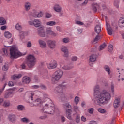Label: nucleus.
I'll return each mask as SVG.
<instances>
[{"label": "nucleus", "mask_w": 124, "mask_h": 124, "mask_svg": "<svg viewBox=\"0 0 124 124\" xmlns=\"http://www.w3.org/2000/svg\"><path fill=\"white\" fill-rule=\"evenodd\" d=\"M94 111V108H89L88 109V113H89V114H90L91 115L93 114Z\"/></svg>", "instance_id": "42"}, {"label": "nucleus", "mask_w": 124, "mask_h": 124, "mask_svg": "<svg viewBox=\"0 0 124 124\" xmlns=\"http://www.w3.org/2000/svg\"><path fill=\"white\" fill-rule=\"evenodd\" d=\"M71 114H72V110L71 109H68L66 110V115L67 116V119L69 120H72Z\"/></svg>", "instance_id": "23"}, {"label": "nucleus", "mask_w": 124, "mask_h": 124, "mask_svg": "<svg viewBox=\"0 0 124 124\" xmlns=\"http://www.w3.org/2000/svg\"><path fill=\"white\" fill-rule=\"evenodd\" d=\"M105 47H106V44L105 43L102 44L100 46V47L99 49V51H102V50H103L104 48H105Z\"/></svg>", "instance_id": "44"}, {"label": "nucleus", "mask_w": 124, "mask_h": 124, "mask_svg": "<svg viewBox=\"0 0 124 124\" xmlns=\"http://www.w3.org/2000/svg\"><path fill=\"white\" fill-rule=\"evenodd\" d=\"M27 64L29 68H32L36 63V58L34 55L29 54L27 57Z\"/></svg>", "instance_id": "5"}, {"label": "nucleus", "mask_w": 124, "mask_h": 124, "mask_svg": "<svg viewBox=\"0 0 124 124\" xmlns=\"http://www.w3.org/2000/svg\"><path fill=\"white\" fill-rule=\"evenodd\" d=\"M53 9L56 12H62V7L59 4H56L54 5Z\"/></svg>", "instance_id": "24"}, {"label": "nucleus", "mask_w": 124, "mask_h": 124, "mask_svg": "<svg viewBox=\"0 0 124 124\" xmlns=\"http://www.w3.org/2000/svg\"><path fill=\"white\" fill-rule=\"evenodd\" d=\"M38 42L39 43V45L40 47L42 49H44L47 47V44H46V42L42 39H39L38 41Z\"/></svg>", "instance_id": "13"}, {"label": "nucleus", "mask_w": 124, "mask_h": 124, "mask_svg": "<svg viewBox=\"0 0 124 124\" xmlns=\"http://www.w3.org/2000/svg\"><path fill=\"white\" fill-rule=\"evenodd\" d=\"M6 25V20L3 17H0V26Z\"/></svg>", "instance_id": "31"}, {"label": "nucleus", "mask_w": 124, "mask_h": 124, "mask_svg": "<svg viewBox=\"0 0 124 124\" xmlns=\"http://www.w3.org/2000/svg\"><path fill=\"white\" fill-rule=\"evenodd\" d=\"M57 23L54 21H49L46 23V26H48L49 27H53V26H56Z\"/></svg>", "instance_id": "30"}, {"label": "nucleus", "mask_w": 124, "mask_h": 124, "mask_svg": "<svg viewBox=\"0 0 124 124\" xmlns=\"http://www.w3.org/2000/svg\"><path fill=\"white\" fill-rule=\"evenodd\" d=\"M23 84H29L31 82V78L28 76H24L22 79Z\"/></svg>", "instance_id": "21"}, {"label": "nucleus", "mask_w": 124, "mask_h": 124, "mask_svg": "<svg viewBox=\"0 0 124 124\" xmlns=\"http://www.w3.org/2000/svg\"><path fill=\"white\" fill-rule=\"evenodd\" d=\"M6 85H7V83H5L3 88L0 89V95L2 93L3 91H4V89L5 88V87H6Z\"/></svg>", "instance_id": "52"}, {"label": "nucleus", "mask_w": 124, "mask_h": 124, "mask_svg": "<svg viewBox=\"0 0 124 124\" xmlns=\"http://www.w3.org/2000/svg\"><path fill=\"white\" fill-rule=\"evenodd\" d=\"M47 45L52 50L56 48V42L55 40H48L47 41Z\"/></svg>", "instance_id": "10"}, {"label": "nucleus", "mask_w": 124, "mask_h": 124, "mask_svg": "<svg viewBox=\"0 0 124 124\" xmlns=\"http://www.w3.org/2000/svg\"><path fill=\"white\" fill-rule=\"evenodd\" d=\"M21 121L23 122V123H28L30 122V120L28 118H23L21 119Z\"/></svg>", "instance_id": "46"}, {"label": "nucleus", "mask_w": 124, "mask_h": 124, "mask_svg": "<svg viewBox=\"0 0 124 124\" xmlns=\"http://www.w3.org/2000/svg\"><path fill=\"white\" fill-rule=\"evenodd\" d=\"M57 61L53 60L50 61L49 64L47 65V68L48 69H55L57 66Z\"/></svg>", "instance_id": "8"}, {"label": "nucleus", "mask_w": 124, "mask_h": 124, "mask_svg": "<svg viewBox=\"0 0 124 124\" xmlns=\"http://www.w3.org/2000/svg\"><path fill=\"white\" fill-rule=\"evenodd\" d=\"M64 57H65L66 58H67L68 57V56L69 55V53L68 51H66L65 52H64Z\"/></svg>", "instance_id": "63"}, {"label": "nucleus", "mask_w": 124, "mask_h": 124, "mask_svg": "<svg viewBox=\"0 0 124 124\" xmlns=\"http://www.w3.org/2000/svg\"><path fill=\"white\" fill-rule=\"evenodd\" d=\"M60 68L62 69H63V70H69V69H72V68L73 67V65H64L63 63H60Z\"/></svg>", "instance_id": "15"}, {"label": "nucleus", "mask_w": 124, "mask_h": 124, "mask_svg": "<svg viewBox=\"0 0 124 124\" xmlns=\"http://www.w3.org/2000/svg\"><path fill=\"white\" fill-rule=\"evenodd\" d=\"M22 77V74H15L12 76V79L13 80H17V79H20Z\"/></svg>", "instance_id": "29"}, {"label": "nucleus", "mask_w": 124, "mask_h": 124, "mask_svg": "<svg viewBox=\"0 0 124 124\" xmlns=\"http://www.w3.org/2000/svg\"><path fill=\"white\" fill-rule=\"evenodd\" d=\"M104 69H105V71H106V72H107V73L109 75H110V74H111V70L110 69V67H108V65L105 66Z\"/></svg>", "instance_id": "34"}, {"label": "nucleus", "mask_w": 124, "mask_h": 124, "mask_svg": "<svg viewBox=\"0 0 124 124\" xmlns=\"http://www.w3.org/2000/svg\"><path fill=\"white\" fill-rule=\"evenodd\" d=\"M81 120L82 122H87V118H86L84 115L81 116Z\"/></svg>", "instance_id": "56"}, {"label": "nucleus", "mask_w": 124, "mask_h": 124, "mask_svg": "<svg viewBox=\"0 0 124 124\" xmlns=\"http://www.w3.org/2000/svg\"><path fill=\"white\" fill-rule=\"evenodd\" d=\"M35 93H41L40 92L37 91H34V92H30L29 93V98L30 99V100H33V95Z\"/></svg>", "instance_id": "22"}, {"label": "nucleus", "mask_w": 124, "mask_h": 124, "mask_svg": "<svg viewBox=\"0 0 124 124\" xmlns=\"http://www.w3.org/2000/svg\"><path fill=\"white\" fill-rule=\"evenodd\" d=\"M19 36L20 37L21 39H23L24 38V35L25 34V32L24 31H19Z\"/></svg>", "instance_id": "41"}, {"label": "nucleus", "mask_w": 124, "mask_h": 124, "mask_svg": "<svg viewBox=\"0 0 124 124\" xmlns=\"http://www.w3.org/2000/svg\"><path fill=\"white\" fill-rule=\"evenodd\" d=\"M96 58H97L96 54L91 55L90 56L89 61L92 62H95V61H96Z\"/></svg>", "instance_id": "26"}, {"label": "nucleus", "mask_w": 124, "mask_h": 124, "mask_svg": "<svg viewBox=\"0 0 124 124\" xmlns=\"http://www.w3.org/2000/svg\"><path fill=\"white\" fill-rule=\"evenodd\" d=\"M38 33L40 37H45L47 34L44 31V27L43 26H41L38 28Z\"/></svg>", "instance_id": "7"}, {"label": "nucleus", "mask_w": 124, "mask_h": 124, "mask_svg": "<svg viewBox=\"0 0 124 124\" xmlns=\"http://www.w3.org/2000/svg\"><path fill=\"white\" fill-rule=\"evenodd\" d=\"M8 50H10L11 58H12L13 59H17V58H19V57L25 56V55H26V53H22L19 51V50H18V48L16 47L15 46H7L5 48H3V52L5 55H8Z\"/></svg>", "instance_id": "3"}, {"label": "nucleus", "mask_w": 124, "mask_h": 124, "mask_svg": "<svg viewBox=\"0 0 124 124\" xmlns=\"http://www.w3.org/2000/svg\"><path fill=\"white\" fill-rule=\"evenodd\" d=\"M94 97L95 99V102L97 105L102 106L107 104L110 100L112 96L111 93L105 89L100 91V85L96 84L93 88Z\"/></svg>", "instance_id": "1"}, {"label": "nucleus", "mask_w": 124, "mask_h": 124, "mask_svg": "<svg viewBox=\"0 0 124 124\" xmlns=\"http://www.w3.org/2000/svg\"><path fill=\"white\" fill-rule=\"evenodd\" d=\"M114 5L118 8L119 7V1H114Z\"/></svg>", "instance_id": "60"}, {"label": "nucleus", "mask_w": 124, "mask_h": 124, "mask_svg": "<svg viewBox=\"0 0 124 124\" xmlns=\"http://www.w3.org/2000/svg\"><path fill=\"white\" fill-rule=\"evenodd\" d=\"M99 39H100V36L97 35L94 39V42H96L98 41V40H99Z\"/></svg>", "instance_id": "55"}, {"label": "nucleus", "mask_w": 124, "mask_h": 124, "mask_svg": "<svg viewBox=\"0 0 124 124\" xmlns=\"http://www.w3.org/2000/svg\"><path fill=\"white\" fill-rule=\"evenodd\" d=\"M110 90L112 93L114 94V93H115V85L113 83L110 85Z\"/></svg>", "instance_id": "43"}, {"label": "nucleus", "mask_w": 124, "mask_h": 124, "mask_svg": "<svg viewBox=\"0 0 124 124\" xmlns=\"http://www.w3.org/2000/svg\"><path fill=\"white\" fill-rule=\"evenodd\" d=\"M39 7H36L33 9V15L29 14L30 17H35V18H42L44 16V12L43 10H40Z\"/></svg>", "instance_id": "6"}, {"label": "nucleus", "mask_w": 124, "mask_h": 124, "mask_svg": "<svg viewBox=\"0 0 124 124\" xmlns=\"http://www.w3.org/2000/svg\"><path fill=\"white\" fill-rule=\"evenodd\" d=\"M26 46L27 48H31V47H32V43L31 41H28L27 43Z\"/></svg>", "instance_id": "47"}, {"label": "nucleus", "mask_w": 124, "mask_h": 124, "mask_svg": "<svg viewBox=\"0 0 124 124\" xmlns=\"http://www.w3.org/2000/svg\"><path fill=\"white\" fill-rule=\"evenodd\" d=\"M75 23L77 24V25H80V26H83L84 23L82 22L81 21L76 20Z\"/></svg>", "instance_id": "54"}, {"label": "nucleus", "mask_w": 124, "mask_h": 124, "mask_svg": "<svg viewBox=\"0 0 124 124\" xmlns=\"http://www.w3.org/2000/svg\"><path fill=\"white\" fill-rule=\"evenodd\" d=\"M76 122L77 123V124H79L80 123V116L78 115V114L76 115Z\"/></svg>", "instance_id": "40"}, {"label": "nucleus", "mask_w": 124, "mask_h": 124, "mask_svg": "<svg viewBox=\"0 0 124 124\" xmlns=\"http://www.w3.org/2000/svg\"><path fill=\"white\" fill-rule=\"evenodd\" d=\"M79 102H80V97L79 96H75L74 98V103L76 105L79 104Z\"/></svg>", "instance_id": "33"}, {"label": "nucleus", "mask_w": 124, "mask_h": 124, "mask_svg": "<svg viewBox=\"0 0 124 124\" xmlns=\"http://www.w3.org/2000/svg\"><path fill=\"white\" fill-rule=\"evenodd\" d=\"M98 111L99 113H101V114H104V113H106V110L102 108H98Z\"/></svg>", "instance_id": "50"}, {"label": "nucleus", "mask_w": 124, "mask_h": 124, "mask_svg": "<svg viewBox=\"0 0 124 124\" xmlns=\"http://www.w3.org/2000/svg\"><path fill=\"white\" fill-rule=\"evenodd\" d=\"M14 95V93H13V92H12L10 90H9L5 93L4 98H11L12 97H13Z\"/></svg>", "instance_id": "17"}, {"label": "nucleus", "mask_w": 124, "mask_h": 124, "mask_svg": "<svg viewBox=\"0 0 124 124\" xmlns=\"http://www.w3.org/2000/svg\"><path fill=\"white\" fill-rule=\"evenodd\" d=\"M89 124H97V122L94 120H92L89 122Z\"/></svg>", "instance_id": "59"}, {"label": "nucleus", "mask_w": 124, "mask_h": 124, "mask_svg": "<svg viewBox=\"0 0 124 124\" xmlns=\"http://www.w3.org/2000/svg\"><path fill=\"white\" fill-rule=\"evenodd\" d=\"M8 118L11 123H15L16 121H17V117L16 116V115L13 113L9 115Z\"/></svg>", "instance_id": "14"}, {"label": "nucleus", "mask_w": 124, "mask_h": 124, "mask_svg": "<svg viewBox=\"0 0 124 124\" xmlns=\"http://www.w3.org/2000/svg\"><path fill=\"white\" fill-rule=\"evenodd\" d=\"M25 108V107L23 106V105H19L17 106L16 109L18 111H23Z\"/></svg>", "instance_id": "35"}, {"label": "nucleus", "mask_w": 124, "mask_h": 124, "mask_svg": "<svg viewBox=\"0 0 124 124\" xmlns=\"http://www.w3.org/2000/svg\"><path fill=\"white\" fill-rule=\"evenodd\" d=\"M93 9L95 12L97 11L98 8H99V5L97 4V3L93 4Z\"/></svg>", "instance_id": "32"}, {"label": "nucleus", "mask_w": 124, "mask_h": 124, "mask_svg": "<svg viewBox=\"0 0 124 124\" xmlns=\"http://www.w3.org/2000/svg\"><path fill=\"white\" fill-rule=\"evenodd\" d=\"M63 76V71L61 69L56 71L52 77L51 82L52 84H56V82H58L61 80V78Z\"/></svg>", "instance_id": "4"}, {"label": "nucleus", "mask_w": 124, "mask_h": 124, "mask_svg": "<svg viewBox=\"0 0 124 124\" xmlns=\"http://www.w3.org/2000/svg\"><path fill=\"white\" fill-rule=\"evenodd\" d=\"M15 29H16V30H17V31H20L22 30L23 28L22 27L21 25H20V24L19 23H17L15 26Z\"/></svg>", "instance_id": "37"}, {"label": "nucleus", "mask_w": 124, "mask_h": 124, "mask_svg": "<svg viewBox=\"0 0 124 124\" xmlns=\"http://www.w3.org/2000/svg\"><path fill=\"white\" fill-rule=\"evenodd\" d=\"M65 106L66 107V108H71V105L69 104H65Z\"/></svg>", "instance_id": "64"}, {"label": "nucleus", "mask_w": 124, "mask_h": 124, "mask_svg": "<svg viewBox=\"0 0 124 124\" xmlns=\"http://www.w3.org/2000/svg\"><path fill=\"white\" fill-rule=\"evenodd\" d=\"M3 106H4V107H8L9 106H10V102H9V101H6L4 102Z\"/></svg>", "instance_id": "38"}, {"label": "nucleus", "mask_w": 124, "mask_h": 124, "mask_svg": "<svg viewBox=\"0 0 124 124\" xmlns=\"http://www.w3.org/2000/svg\"><path fill=\"white\" fill-rule=\"evenodd\" d=\"M88 0H85V1L81 4L82 6L86 5V4L88 3Z\"/></svg>", "instance_id": "62"}, {"label": "nucleus", "mask_w": 124, "mask_h": 124, "mask_svg": "<svg viewBox=\"0 0 124 124\" xmlns=\"http://www.w3.org/2000/svg\"><path fill=\"white\" fill-rule=\"evenodd\" d=\"M23 6L25 11H30L31 8V3L30 1H26L24 3Z\"/></svg>", "instance_id": "12"}, {"label": "nucleus", "mask_w": 124, "mask_h": 124, "mask_svg": "<svg viewBox=\"0 0 124 124\" xmlns=\"http://www.w3.org/2000/svg\"><path fill=\"white\" fill-rule=\"evenodd\" d=\"M71 60L73 62H75L78 60V58L76 56H73L71 58Z\"/></svg>", "instance_id": "57"}, {"label": "nucleus", "mask_w": 124, "mask_h": 124, "mask_svg": "<svg viewBox=\"0 0 124 124\" xmlns=\"http://www.w3.org/2000/svg\"><path fill=\"white\" fill-rule=\"evenodd\" d=\"M46 33L47 35H52V36H57V33H55L52 30L51 27H47L46 29Z\"/></svg>", "instance_id": "11"}, {"label": "nucleus", "mask_w": 124, "mask_h": 124, "mask_svg": "<svg viewBox=\"0 0 124 124\" xmlns=\"http://www.w3.org/2000/svg\"><path fill=\"white\" fill-rule=\"evenodd\" d=\"M108 49L109 52H112L113 50V46H112V45H110L108 46Z\"/></svg>", "instance_id": "53"}, {"label": "nucleus", "mask_w": 124, "mask_h": 124, "mask_svg": "<svg viewBox=\"0 0 124 124\" xmlns=\"http://www.w3.org/2000/svg\"><path fill=\"white\" fill-rule=\"evenodd\" d=\"M95 31L97 33V34H99V33H100V32L101 31V26L100 25V23H99L95 26Z\"/></svg>", "instance_id": "25"}, {"label": "nucleus", "mask_w": 124, "mask_h": 124, "mask_svg": "<svg viewBox=\"0 0 124 124\" xmlns=\"http://www.w3.org/2000/svg\"><path fill=\"white\" fill-rule=\"evenodd\" d=\"M4 36L6 38H11L12 37V34L9 32V31H7L4 33Z\"/></svg>", "instance_id": "28"}, {"label": "nucleus", "mask_w": 124, "mask_h": 124, "mask_svg": "<svg viewBox=\"0 0 124 124\" xmlns=\"http://www.w3.org/2000/svg\"><path fill=\"white\" fill-rule=\"evenodd\" d=\"M45 101H48L43 108L40 109V112L47 114V115H54L58 111V109L55 107V105L53 103V101L49 98L48 94L45 93L43 94V98L42 99Z\"/></svg>", "instance_id": "2"}, {"label": "nucleus", "mask_w": 124, "mask_h": 124, "mask_svg": "<svg viewBox=\"0 0 124 124\" xmlns=\"http://www.w3.org/2000/svg\"><path fill=\"white\" fill-rule=\"evenodd\" d=\"M6 29H7V26H6V25L2 26L0 27V30L1 31H4L5 30H6Z\"/></svg>", "instance_id": "58"}, {"label": "nucleus", "mask_w": 124, "mask_h": 124, "mask_svg": "<svg viewBox=\"0 0 124 124\" xmlns=\"http://www.w3.org/2000/svg\"><path fill=\"white\" fill-rule=\"evenodd\" d=\"M9 66L8 64H5L2 67L3 71H7L8 70Z\"/></svg>", "instance_id": "45"}, {"label": "nucleus", "mask_w": 124, "mask_h": 124, "mask_svg": "<svg viewBox=\"0 0 124 124\" xmlns=\"http://www.w3.org/2000/svg\"><path fill=\"white\" fill-rule=\"evenodd\" d=\"M106 29L109 35H112L113 34V29L110 26V24L106 21Z\"/></svg>", "instance_id": "18"}, {"label": "nucleus", "mask_w": 124, "mask_h": 124, "mask_svg": "<svg viewBox=\"0 0 124 124\" xmlns=\"http://www.w3.org/2000/svg\"><path fill=\"white\" fill-rule=\"evenodd\" d=\"M54 93L56 94L60 95L63 93V90H62V88L59 85H58V86L55 87L54 89Z\"/></svg>", "instance_id": "16"}, {"label": "nucleus", "mask_w": 124, "mask_h": 124, "mask_svg": "<svg viewBox=\"0 0 124 124\" xmlns=\"http://www.w3.org/2000/svg\"><path fill=\"white\" fill-rule=\"evenodd\" d=\"M59 95H60L59 97V99L61 100V101H62V102H64L67 100V97L66 94L63 93V92L59 94Z\"/></svg>", "instance_id": "19"}, {"label": "nucleus", "mask_w": 124, "mask_h": 124, "mask_svg": "<svg viewBox=\"0 0 124 124\" xmlns=\"http://www.w3.org/2000/svg\"><path fill=\"white\" fill-rule=\"evenodd\" d=\"M43 102H44V100L42 98H38L32 102V105H31V106H38V105L42 104Z\"/></svg>", "instance_id": "9"}, {"label": "nucleus", "mask_w": 124, "mask_h": 124, "mask_svg": "<svg viewBox=\"0 0 124 124\" xmlns=\"http://www.w3.org/2000/svg\"><path fill=\"white\" fill-rule=\"evenodd\" d=\"M33 26H34L35 28H39V27L41 26V20H40V19H34Z\"/></svg>", "instance_id": "20"}, {"label": "nucleus", "mask_w": 124, "mask_h": 124, "mask_svg": "<svg viewBox=\"0 0 124 124\" xmlns=\"http://www.w3.org/2000/svg\"><path fill=\"white\" fill-rule=\"evenodd\" d=\"M70 40L69 38H64L62 39V42L65 44L69 43Z\"/></svg>", "instance_id": "48"}, {"label": "nucleus", "mask_w": 124, "mask_h": 124, "mask_svg": "<svg viewBox=\"0 0 124 124\" xmlns=\"http://www.w3.org/2000/svg\"><path fill=\"white\" fill-rule=\"evenodd\" d=\"M65 84V82H63L62 83L59 84V86L62 88V89H64V88H66V86H67V84Z\"/></svg>", "instance_id": "51"}, {"label": "nucleus", "mask_w": 124, "mask_h": 124, "mask_svg": "<svg viewBox=\"0 0 124 124\" xmlns=\"http://www.w3.org/2000/svg\"><path fill=\"white\" fill-rule=\"evenodd\" d=\"M120 99H116L114 103H116V104H118L120 105Z\"/></svg>", "instance_id": "61"}, {"label": "nucleus", "mask_w": 124, "mask_h": 124, "mask_svg": "<svg viewBox=\"0 0 124 124\" xmlns=\"http://www.w3.org/2000/svg\"><path fill=\"white\" fill-rule=\"evenodd\" d=\"M45 18L46 19H50V18H52V15L49 13H46Z\"/></svg>", "instance_id": "39"}, {"label": "nucleus", "mask_w": 124, "mask_h": 124, "mask_svg": "<svg viewBox=\"0 0 124 124\" xmlns=\"http://www.w3.org/2000/svg\"><path fill=\"white\" fill-rule=\"evenodd\" d=\"M73 108L74 110V111L76 113H78V112H80V108H79V106H78L77 105H75L73 106Z\"/></svg>", "instance_id": "36"}, {"label": "nucleus", "mask_w": 124, "mask_h": 124, "mask_svg": "<svg viewBox=\"0 0 124 124\" xmlns=\"http://www.w3.org/2000/svg\"><path fill=\"white\" fill-rule=\"evenodd\" d=\"M119 26L120 28H124V17H122L119 20Z\"/></svg>", "instance_id": "27"}, {"label": "nucleus", "mask_w": 124, "mask_h": 124, "mask_svg": "<svg viewBox=\"0 0 124 124\" xmlns=\"http://www.w3.org/2000/svg\"><path fill=\"white\" fill-rule=\"evenodd\" d=\"M61 50L62 52H66L68 51V49H67V47L66 46H62L61 48Z\"/></svg>", "instance_id": "49"}]
</instances>
